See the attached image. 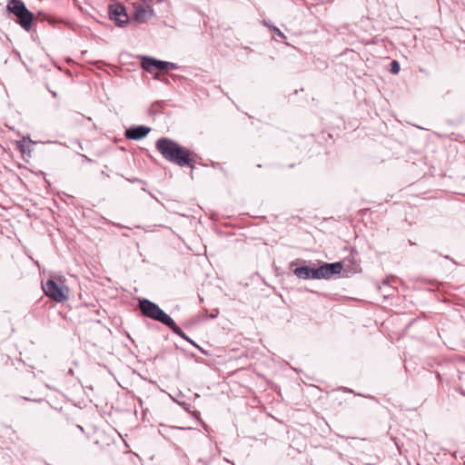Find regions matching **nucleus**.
Masks as SVG:
<instances>
[{
	"label": "nucleus",
	"instance_id": "f03ea898",
	"mask_svg": "<svg viewBox=\"0 0 465 465\" xmlns=\"http://www.w3.org/2000/svg\"><path fill=\"white\" fill-rule=\"evenodd\" d=\"M6 9L16 16V22L23 29L29 31L32 28L34 14L26 8L22 0H9Z\"/></svg>",
	"mask_w": 465,
	"mask_h": 465
},
{
	"label": "nucleus",
	"instance_id": "9d476101",
	"mask_svg": "<svg viewBox=\"0 0 465 465\" xmlns=\"http://www.w3.org/2000/svg\"><path fill=\"white\" fill-rule=\"evenodd\" d=\"M293 273L299 279L309 280L315 279L317 280V268L310 267V266H300L296 267L293 270Z\"/></svg>",
	"mask_w": 465,
	"mask_h": 465
},
{
	"label": "nucleus",
	"instance_id": "0eeeda50",
	"mask_svg": "<svg viewBox=\"0 0 465 465\" xmlns=\"http://www.w3.org/2000/svg\"><path fill=\"white\" fill-rule=\"evenodd\" d=\"M342 268L343 264L341 262H325L317 268V280L331 279L333 275L340 274Z\"/></svg>",
	"mask_w": 465,
	"mask_h": 465
},
{
	"label": "nucleus",
	"instance_id": "9b49d317",
	"mask_svg": "<svg viewBox=\"0 0 465 465\" xmlns=\"http://www.w3.org/2000/svg\"><path fill=\"white\" fill-rule=\"evenodd\" d=\"M170 325L167 327L176 335L183 338V340L187 341L188 342L192 343L193 346L198 348L203 353H205L203 348H201L198 344H196L193 340H191L183 331V330L175 323V322L173 320L171 322Z\"/></svg>",
	"mask_w": 465,
	"mask_h": 465
},
{
	"label": "nucleus",
	"instance_id": "412c9836",
	"mask_svg": "<svg viewBox=\"0 0 465 465\" xmlns=\"http://www.w3.org/2000/svg\"><path fill=\"white\" fill-rule=\"evenodd\" d=\"M24 399H25V401H32V400H31V399H29V398H24ZM34 401H35L36 400H34Z\"/></svg>",
	"mask_w": 465,
	"mask_h": 465
},
{
	"label": "nucleus",
	"instance_id": "1a4fd4ad",
	"mask_svg": "<svg viewBox=\"0 0 465 465\" xmlns=\"http://www.w3.org/2000/svg\"><path fill=\"white\" fill-rule=\"evenodd\" d=\"M134 19L138 23H146L154 15V11L150 5H137L134 6Z\"/></svg>",
	"mask_w": 465,
	"mask_h": 465
},
{
	"label": "nucleus",
	"instance_id": "4be33fe9",
	"mask_svg": "<svg viewBox=\"0 0 465 465\" xmlns=\"http://www.w3.org/2000/svg\"><path fill=\"white\" fill-rule=\"evenodd\" d=\"M382 283H383V284H387V283H388V282H387L386 280H384V281L382 282Z\"/></svg>",
	"mask_w": 465,
	"mask_h": 465
},
{
	"label": "nucleus",
	"instance_id": "dca6fc26",
	"mask_svg": "<svg viewBox=\"0 0 465 465\" xmlns=\"http://www.w3.org/2000/svg\"><path fill=\"white\" fill-rule=\"evenodd\" d=\"M339 391H342L344 392L353 393V391L351 389L346 388V387H340L338 389Z\"/></svg>",
	"mask_w": 465,
	"mask_h": 465
},
{
	"label": "nucleus",
	"instance_id": "20e7f679",
	"mask_svg": "<svg viewBox=\"0 0 465 465\" xmlns=\"http://www.w3.org/2000/svg\"><path fill=\"white\" fill-rule=\"evenodd\" d=\"M44 292L57 302H63L68 299V288L59 285L52 279H48L43 285Z\"/></svg>",
	"mask_w": 465,
	"mask_h": 465
},
{
	"label": "nucleus",
	"instance_id": "6ab92c4d",
	"mask_svg": "<svg viewBox=\"0 0 465 465\" xmlns=\"http://www.w3.org/2000/svg\"><path fill=\"white\" fill-rule=\"evenodd\" d=\"M51 94H53L54 97H57V93L56 92H51Z\"/></svg>",
	"mask_w": 465,
	"mask_h": 465
},
{
	"label": "nucleus",
	"instance_id": "a211bd4d",
	"mask_svg": "<svg viewBox=\"0 0 465 465\" xmlns=\"http://www.w3.org/2000/svg\"><path fill=\"white\" fill-rule=\"evenodd\" d=\"M84 159H85V162H92V160L90 158H88L87 156L84 155Z\"/></svg>",
	"mask_w": 465,
	"mask_h": 465
},
{
	"label": "nucleus",
	"instance_id": "aec40b11",
	"mask_svg": "<svg viewBox=\"0 0 465 465\" xmlns=\"http://www.w3.org/2000/svg\"><path fill=\"white\" fill-rule=\"evenodd\" d=\"M101 173H102L103 176H108L104 171H102Z\"/></svg>",
	"mask_w": 465,
	"mask_h": 465
},
{
	"label": "nucleus",
	"instance_id": "f257e3e1",
	"mask_svg": "<svg viewBox=\"0 0 465 465\" xmlns=\"http://www.w3.org/2000/svg\"><path fill=\"white\" fill-rule=\"evenodd\" d=\"M155 147L166 161L180 167L193 168L195 163L193 153L176 141L161 137L156 141Z\"/></svg>",
	"mask_w": 465,
	"mask_h": 465
},
{
	"label": "nucleus",
	"instance_id": "423d86ee",
	"mask_svg": "<svg viewBox=\"0 0 465 465\" xmlns=\"http://www.w3.org/2000/svg\"><path fill=\"white\" fill-rule=\"evenodd\" d=\"M109 17L119 27H124L129 23L126 8L122 4L115 3L109 5Z\"/></svg>",
	"mask_w": 465,
	"mask_h": 465
},
{
	"label": "nucleus",
	"instance_id": "7ed1b4c3",
	"mask_svg": "<svg viewBox=\"0 0 465 465\" xmlns=\"http://www.w3.org/2000/svg\"><path fill=\"white\" fill-rule=\"evenodd\" d=\"M139 310L142 314L145 317L153 319L156 322L163 323L165 326L172 323L173 318L165 313L156 303L151 302L148 299H142L138 303Z\"/></svg>",
	"mask_w": 465,
	"mask_h": 465
},
{
	"label": "nucleus",
	"instance_id": "4468645a",
	"mask_svg": "<svg viewBox=\"0 0 465 465\" xmlns=\"http://www.w3.org/2000/svg\"><path fill=\"white\" fill-rule=\"evenodd\" d=\"M272 31L276 35H278L279 37L281 38H286V36L284 35V34L276 26H272Z\"/></svg>",
	"mask_w": 465,
	"mask_h": 465
},
{
	"label": "nucleus",
	"instance_id": "ddd939ff",
	"mask_svg": "<svg viewBox=\"0 0 465 465\" xmlns=\"http://www.w3.org/2000/svg\"><path fill=\"white\" fill-rule=\"evenodd\" d=\"M400 69H401V66H400L399 62L396 60L391 61L390 72L393 74H396L400 72Z\"/></svg>",
	"mask_w": 465,
	"mask_h": 465
},
{
	"label": "nucleus",
	"instance_id": "2eb2a0df",
	"mask_svg": "<svg viewBox=\"0 0 465 465\" xmlns=\"http://www.w3.org/2000/svg\"><path fill=\"white\" fill-rule=\"evenodd\" d=\"M218 314H219V310L213 309L212 311V312L210 313L209 318H212V319L216 318L218 316Z\"/></svg>",
	"mask_w": 465,
	"mask_h": 465
},
{
	"label": "nucleus",
	"instance_id": "f3484780",
	"mask_svg": "<svg viewBox=\"0 0 465 465\" xmlns=\"http://www.w3.org/2000/svg\"><path fill=\"white\" fill-rule=\"evenodd\" d=\"M353 265H354V270L357 271L358 268L360 267V264L359 263H355L354 262H352Z\"/></svg>",
	"mask_w": 465,
	"mask_h": 465
},
{
	"label": "nucleus",
	"instance_id": "6e6552de",
	"mask_svg": "<svg viewBox=\"0 0 465 465\" xmlns=\"http://www.w3.org/2000/svg\"><path fill=\"white\" fill-rule=\"evenodd\" d=\"M151 132V128L145 125L131 126L125 130L124 135L129 140L138 141L146 137Z\"/></svg>",
	"mask_w": 465,
	"mask_h": 465
},
{
	"label": "nucleus",
	"instance_id": "39448f33",
	"mask_svg": "<svg viewBox=\"0 0 465 465\" xmlns=\"http://www.w3.org/2000/svg\"><path fill=\"white\" fill-rule=\"evenodd\" d=\"M141 66L148 73H153V70L165 71L168 69H178V64L167 61H161L151 56H143L141 60Z\"/></svg>",
	"mask_w": 465,
	"mask_h": 465
},
{
	"label": "nucleus",
	"instance_id": "f8f14e48",
	"mask_svg": "<svg viewBox=\"0 0 465 465\" xmlns=\"http://www.w3.org/2000/svg\"><path fill=\"white\" fill-rule=\"evenodd\" d=\"M18 147L20 148V152L22 153L25 154V153H28V155H30V153H31L30 146L28 143H26V142L25 140H23L19 143Z\"/></svg>",
	"mask_w": 465,
	"mask_h": 465
}]
</instances>
